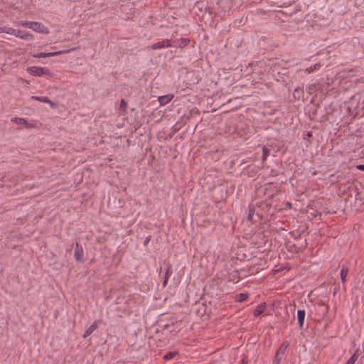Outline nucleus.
<instances>
[{"instance_id": "nucleus-17", "label": "nucleus", "mask_w": 364, "mask_h": 364, "mask_svg": "<svg viewBox=\"0 0 364 364\" xmlns=\"http://www.w3.org/2000/svg\"><path fill=\"white\" fill-rule=\"evenodd\" d=\"M340 274H341V282L343 283H345L346 278L348 274V269L346 267H343L341 270Z\"/></svg>"}, {"instance_id": "nucleus-23", "label": "nucleus", "mask_w": 364, "mask_h": 364, "mask_svg": "<svg viewBox=\"0 0 364 364\" xmlns=\"http://www.w3.org/2000/svg\"><path fill=\"white\" fill-rule=\"evenodd\" d=\"M188 43H189V40L188 39H187V38H182L181 40L179 46L180 47L186 46V45H188Z\"/></svg>"}, {"instance_id": "nucleus-22", "label": "nucleus", "mask_w": 364, "mask_h": 364, "mask_svg": "<svg viewBox=\"0 0 364 364\" xmlns=\"http://www.w3.org/2000/svg\"><path fill=\"white\" fill-rule=\"evenodd\" d=\"M262 151H263V159H266L269 156V149L267 148H264L263 147L262 148Z\"/></svg>"}, {"instance_id": "nucleus-20", "label": "nucleus", "mask_w": 364, "mask_h": 364, "mask_svg": "<svg viewBox=\"0 0 364 364\" xmlns=\"http://www.w3.org/2000/svg\"><path fill=\"white\" fill-rule=\"evenodd\" d=\"M284 355H281V354H279L277 352L276 353V355H275V357H274V364H279L280 361L282 360V359L283 358Z\"/></svg>"}, {"instance_id": "nucleus-1", "label": "nucleus", "mask_w": 364, "mask_h": 364, "mask_svg": "<svg viewBox=\"0 0 364 364\" xmlns=\"http://www.w3.org/2000/svg\"><path fill=\"white\" fill-rule=\"evenodd\" d=\"M0 33H5L26 41H32L34 38L33 35L28 31L7 26L0 27Z\"/></svg>"}, {"instance_id": "nucleus-11", "label": "nucleus", "mask_w": 364, "mask_h": 364, "mask_svg": "<svg viewBox=\"0 0 364 364\" xmlns=\"http://www.w3.org/2000/svg\"><path fill=\"white\" fill-rule=\"evenodd\" d=\"M97 328V325L95 323H93L90 325L85 331L83 337L85 338L90 335L95 329Z\"/></svg>"}, {"instance_id": "nucleus-6", "label": "nucleus", "mask_w": 364, "mask_h": 364, "mask_svg": "<svg viewBox=\"0 0 364 364\" xmlns=\"http://www.w3.org/2000/svg\"><path fill=\"white\" fill-rule=\"evenodd\" d=\"M11 122L16 124L22 125L26 128H34L33 124L29 123L26 119L21 117H14L11 119Z\"/></svg>"}, {"instance_id": "nucleus-26", "label": "nucleus", "mask_w": 364, "mask_h": 364, "mask_svg": "<svg viewBox=\"0 0 364 364\" xmlns=\"http://www.w3.org/2000/svg\"><path fill=\"white\" fill-rule=\"evenodd\" d=\"M301 89H300L299 87H297L294 90V97H296V94L301 92Z\"/></svg>"}, {"instance_id": "nucleus-16", "label": "nucleus", "mask_w": 364, "mask_h": 364, "mask_svg": "<svg viewBox=\"0 0 364 364\" xmlns=\"http://www.w3.org/2000/svg\"><path fill=\"white\" fill-rule=\"evenodd\" d=\"M288 347V343L286 342H284L282 343V345L279 346V349L277 350V353L279 354L284 355L285 351Z\"/></svg>"}, {"instance_id": "nucleus-27", "label": "nucleus", "mask_w": 364, "mask_h": 364, "mask_svg": "<svg viewBox=\"0 0 364 364\" xmlns=\"http://www.w3.org/2000/svg\"><path fill=\"white\" fill-rule=\"evenodd\" d=\"M357 168L361 171H364V165H359L357 166Z\"/></svg>"}, {"instance_id": "nucleus-9", "label": "nucleus", "mask_w": 364, "mask_h": 364, "mask_svg": "<svg viewBox=\"0 0 364 364\" xmlns=\"http://www.w3.org/2000/svg\"><path fill=\"white\" fill-rule=\"evenodd\" d=\"M82 254H83L82 248L80 246H79L78 244H76V248L75 250V258L77 260H80L82 256Z\"/></svg>"}, {"instance_id": "nucleus-12", "label": "nucleus", "mask_w": 364, "mask_h": 364, "mask_svg": "<svg viewBox=\"0 0 364 364\" xmlns=\"http://www.w3.org/2000/svg\"><path fill=\"white\" fill-rule=\"evenodd\" d=\"M264 309H265V306L264 304H259L256 308V309L254 311V315L255 316H258L261 315L264 312Z\"/></svg>"}, {"instance_id": "nucleus-3", "label": "nucleus", "mask_w": 364, "mask_h": 364, "mask_svg": "<svg viewBox=\"0 0 364 364\" xmlns=\"http://www.w3.org/2000/svg\"><path fill=\"white\" fill-rule=\"evenodd\" d=\"M75 50V48H70V49H68V50H58V51H55V52L40 53H37V54H33V57H34L36 58L53 57V56H56V55H60V54L68 53H70L71 51H73Z\"/></svg>"}, {"instance_id": "nucleus-5", "label": "nucleus", "mask_w": 364, "mask_h": 364, "mask_svg": "<svg viewBox=\"0 0 364 364\" xmlns=\"http://www.w3.org/2000/svg\"><path fill=\"white\" fill-rule=\"evenodd\" d=\"M173 46L172 41L166 39L155 43L151 46V48L153 50L161 49L164 48H169Z\"/></svg>"}, {"instance_id": "nucleus-25", "label": "nucleus", "mask_w": 364, "mask_h": 364, "mask_svg": "<svg viewBox=\"0 0 364 364\" xmlns=\"http://www.w3.org/2000/svg\"><path fill=\"white\" fill-rule=\"evenodd\" d=\"M48 104L50 105V106L52 107V108H55L56 107V104L54 103L53 102H52L51 100H49V102H47Z\"/></svg>"}, {"instance_id": "nucleus-28", "label": "nucleus", "mask_w": 364, "mask_h": 364, "mask_svg": "<svg viewBox=\"0 0 364 364\" xmlns=\"http://www.w3.org/2000/svg\"><path fill=\"white\" fill-rule=\"evenodd\" d=\"M305 136H307V137H311L312 136V134H311V132H308L306 134H305Z\"/></svg>"}, {"instance_id": "nucleus-10", "label": "nucleus", "mask_w": 364, "mask_h": 364, "mask_svg": "<svg viewBox=\"0 0 364 364\" xmlns=\"http://www.w3.org/2000/svg\"><path fill=\"white\" fill-rule=\"evenodd\" d=\"M33 21H19L16 23V25L17 26H22L25 28H31Z\"/></svg>"}, {"instance_id": "nucleus-24", "label": "nucleus", "mask_w": 364, "mask_h": 364, "mask_svg": "<svg viewBox=\"0 0 364 364\" xmlns=\"http://www.w3.org/2000/svg\"><path fill=\"white\" fill-rule=\"evenodd\" d=\"M126 107L127 103L124 99H122L120 102V109L124 112L126 110Z\"/></svg>"}, {"instance_id": "nucleus-13", "label": "nucleus", "mask_w": 364, "mask_h": 364, "mask_svg": "<svg viewBox=\"0 0 364 364\" xmlns=\"http://www.w3.org/2000/svg\"><path fill=\"white\" fill-rule=\"evenodd\" d=\"M321 67V65L320 63H316L314 64L313 66H311L309 68H307L306 70H305V72L308 74L309 73H311L313 72H314L315 70H317L320 68Z\"/></svg>"}, {"instance_id": "nucleus-7", "label": "nucleus", "mask_w": 364, "mask_h": 364, "mask_svg": "<svg viewBox=\"0 0 364 364\" xmlns=\"http://www.w3.org/2000/svg\"><path fill=\"white\" fill-rule=\"evenodd\" d=\"M173 95H166L159 97L158 100L161 105H165L168 103L173 99Z\"/></svg>"}, {"instance_id": "nucleus-4", "label": "nucleus", "mask_w": 364, "mask_h": 364, "mask_svg": "<svg viewBox=\"0 0 364 364\" xmlns=\"http://www.w3.org/2000/svg\"><path fill=\"white\" fill-rule=\"evenodd\" d=\"M31 29L38 33L48 34L49 30L42 23L33 21Z\"/></svg>"}, {"instance_id": "nucleus-14", "label": "nucleus", "mask_w": 364, "mask_h": 364, "mask_svg": "<svg viewBox=\"0 0 364 364\" xmlns=\"http://www.w3.org/2000/svg\"><path fill=\"white\" fill-rule=\"evenodd\" d=\"M32 99L41 102L47 103V102H49V98L47 96H36L33 95L31 97Z\"/></svg>"}, {"instance_id": "nucleus-21", "label": "nucleus", "mask_w": 364, "mask_h": 364, "mask_svg": "<svg viewBox=\"0 0 364 364\" xmlns=\"http://www.w3.org/2000/svg\"><path fill=\"white\" fill-rule=\"evenodd\" d=\"M176 355H177V352L176 351L169 352V353H166L164 356V358L165 360H171V359H172Z\"/></svg>"}, {"instance_id": "nucleus-15", "label": "nucleus", "mask_w": 364, "mask_h": 364, "mask_svg": "<svg viewBox=\"0 0 364 364\" xmlns=\"http://www.w3.org/2000/svg\"><path fill=\"white\" fill-rule=\"evenodd\" d=\"M288 347V343L286 342H284L282 343V345L279 346V349L277 350V353L279 354L284 355L285 351Z\"/></svg>"}, {"instance_id": "nucleus-19", "label": "nucleus", "mask_w": 364, "mask_h": 364, "mask_svg": "<svg viewBox=\"0 0 364 364\" xmlns=\"http://www.w3.org/2000/svg\"><path fill=\"white\" fill-rule=\"evenodd\" d=\"M358 358L356 353H353L351 357L346 361V364H354Z\"/></svg>"}, {"instance_id": "nucleus-2", "label": "nucleus", "mask_w": 364, "mask_h": 364, "mask_svg": "<svg viewBox=\"0 0 364 364\" xmlns=\"http://www.w3.org/2000/svg\"><path fill=\"white\" fill-rule=\"evenodd\" d=\"M27 72L33 76L41 77L44 75H50V70L39 66H31L27 68Z\"/></svg>"}, {"instance_id": "nucleus-8", "label": "nucleus", "mask_w": 364, "mask_h": 364, "mask_svg": "<svg viewBox=\"0 0 364 364\" xmlns=\"http://www.w3.org/2000/svg\"><path fill=\"white\" fill-rule=\"evenodd\" d=\"M305 311L304 310H299L297 311V319L300 327H302L304 322Z\"/></svg>"}, {"instance_id": "nucleus-18", "label": "nucleus", "mask_w": 364, "mask_h": 364, "mask_svg": "<svg viewBox=\"0 0 364 364\" xmlns=\"http://www.w3.org/2000/svg\"><path fill=\"white\" fill-rule=\"evenodd\" d=\"M247 297H248V296L247 294L241 293V294L236 295L235 299H236V301H237L239 302H242V301H245L247 299Z\"/></svg>"}]
</instances>
